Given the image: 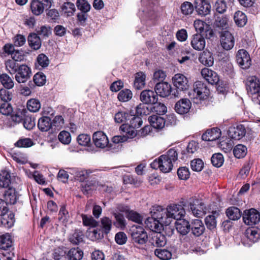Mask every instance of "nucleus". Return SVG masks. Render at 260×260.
<instances>
[{
	"instance_id": "nucleus-1",
	"label": "nucleus",
	"mask_w": 260,
	"mask_h": 260,
	"mask_svg": "<svg viewBox=\"0 0 260 260\" xmlns=\"http://www.w3.org/2000/svg\"><path fill=\"white\" fill-rule=\"evenodd\" d=\"M178 159V154L175 149H171L167 154L160 156L151 164V167L154 169H159L162 172L167 173L173 168V162Z\"/></svg>"
},
{
	"instance_id": "nucleus-2",
	"label": "nucleus",
	"mask_w": 260,
	"mask_h": 260,
	"mask_svg": "<svg viewBox=\"0 0 260 260\" xmlns=\"http://www.w3.org/2000/svg\"><path fill=\"white\" fill-rule=\"evenodd\" d=\"M189 209L192 214L197 217H201L206 214L207 208L202 200L192 199L189 203Z\"/></svg>"
},
{
	"instance_id": "nucleus-3",
	"label": "nucleus",
	"mask_w": 260,
	"mask_h": 260,
	"mask_svg": "<svg viewBox=\"0 0 260 260\" xmlns=\"http://www.w3.org/2000/svg\"><path fill=\"white\" fill-rule=\"evenodd\" d=\"M131 236L135 243L143 245L146 243L148 236L144 228L141 226H133L131 230Z\"/></svg>"
},
{
	"instance_id": "nucleus-4",
	"label": "nucleus",
	"mask_w": 260,
	"mask_h": 260,
	"mask_svg": "<svg viewBox=\"0 0 260 260\" xmlns=\"http://www.w3.org/2000/svg\"><path fill=\"white\" fill-rule=\"evenodd\" d=\"M167 210L170 223L173 219H176V221L181 219L185 213L184 208L180 205H171L167 207Z\"/></svg>"
},
{
	"instance_id": "nucleus-5",
	"label": "nucleus",
	"mask_w": 260,
	"mask_h": 260,
	"mask_svg": "<svg viewBox=\"0 0 260 260\" xmlns=\"http://www.w3.org/2000/svg\"><path fill=\"white\" fill-rule=\"evenodd\" d=\"M244 222L248 225L253 226L260 222V213L255 209L246 210L243 214Z\"/></svg>"
},
{
	"instance_id": "nucleus-6",
	"label": "nucleus",
	"mask_w": 260,
	"mask_h": 260,
	"mask_svg": "<svg viewBox=\"0 0 260 260\" xmlns=\"http://www.w3.org/2000/svg\"><path fill=\"white\" fill-rule=\"evenodd\" d=\"M8 211L7 204L3 200L0 199V215L3 216L1 219L2 224L6 228H10L14 225V216L10 214L9 216H5Z\"/></svg>"
},
{
	"instance_id": "nucleus-7",
	"label": "nucleus",
	"mask_w": 260,
	"mask_h": 260,
	"mask_svg": "<svg viewBox=\"0 0 260 260\" xmlns=\"http://www.w3.org/2000/svg\"><path fill=\"white\" fill-rule=\"evenodd\" d=\"M150 214L151 217L159 220L164 224H170V221L168 219L167 209H164L160 206H154L151 208Z\"/></svg>"
},
{
	"instance_id": "nucleus-8",
	"label": "nucleus",
	"mask_w": 260,
	"mask_h": 260,
	"mask_svg": "<svg viewBox=\"0 0 260 260\" xmlns=\"http://www.w3.org/2000/svg\"><path fill=\"white\" fill-rule=\"evenodd\" d=\"M236 57L237 63L242 69H247L251 65V59L246 50L244 49L239 50Z\"/></svg>"
},
{
	"instance_id": "nucleus-9",
	"label": "nucleus",
	"mask_w": 260,
	"mask_h": 260,
	"mask_svg": "<svg viewBox=\"0 0 260 260\" xmlns=\"http://www.w3.org/2000/svg\"><path fill=\"white\" fill-rule=\"evenodd\" d=\"M15 74V78L16 81L19 83H24L30 79L31 72L30 69L27 66L21 64Z\"/></svg>"
},
{
	"instance_id": "nucleus-10",
	"label": "nucleus",
	"mask_w": 260,
	"mask_h": 260,
	"mask_svg": "<svg viewBox=\"0 0 260 260\" xmlns=\"http://www.w3.org/2000/svg\"><path fill=\"white\" fill-rule=\"evenodd\" d=\"M220 44L225 50L232 49L235 44V39L232 34L227 30L222 31L220 34Z\"/></svg>"
},
{
	"instance_id": "nucleus-11",
	"label": "nucleus",
	"mask_w": 260,
	"mask_h": 260,
	"mask_svg": "<svg viewBox=\"0 0 260 260\" xmlns=\"http://www.w3.org/2000/svg\"><path fill=\"white\" fill-rule=\"evenodd\" d=\"M193 91L196 93V98L200 100L207 99L210 94V90L206 85L201 81H196L193 85Z\"/></svg>"
},
{
	"instance_id": "nucleus-12",
	"label": "nucleus",
	"mask_w": 260,
	"mask_h": 260,
	"mask_svg": "<svg viewBox=\"0 0 260 260\" xmlns=\"http://www.w3.org/2000/svg\"><path fill=\"white\" fill-rule=\"evenodd\" d=\"M194 8L199 15L205 16L210 14L211 7L208 0H195Z\"/></svg>"
},
{
	"instance_id": "nucleus-13",
	"label": "nucleus",
	"mask_w": 260,
	"mask_h": 260,
	"mask_svg": "<svg viewBox=\"0 0 260 260\" xmlns=\"http://www.w3.org/2000/svg\"><path fill=\"white\" fill-rule=\"evenodd\" d=\"M247 91L251 94L260 93V81L255 76H250L246 81Z\"/></svg>"
},
{
	"instance_id": "nucleus-14",
	"label": "nucleus",
	"mask_w": 260,
	"mask_h": 260,
	"mask_svg": "<svg viewBox=\"0 0 260 260\" xmlns=\"http://www.w3.org/2000/svg\"><path fill=\"white\" fill-rule=\"evenodd\" d=\"M172 81L174 85L180 91L186 90L189 87L187 78L183 74H175L172 78Z\"/></svg>"
},
{
	"instance_id": "nucleus-15",
	"label": "nucleus",
	"mask_w": 260,
	"mask_h": 260,
	"mask_svg": "<svg viewBox=\"0 0 260 260\" xmlns=\"http://www.w3.org/2000/svg\"><path fill=\"white\" fill-rule=\"evenodd\" d=\"M92 139L96 147L104 148L109 145L107 136L102 131L95 132L92 136Z\"/></svg>"
},
{
	"instance_id": "nucleus-16",
	"label": "nucleus",
	"mask_w": 260,
	"mask_h": 260,
	"mask_svg": "<svg viewBox=\"0 0 260 260\" xmlns=\"http://www.w3.org/2000/svg\"><path fill=\"white\" fill-rule=\"evenodd\" d=\"M140 100L145 104L152 105L158 100L155 91L150 89L142 91L140 94Z\"/></svg>"
},
{
	"instance_id": "nucleus-17",
	"label": "nucleus",
	"mask_w": 260,
	"mask_h": 260,
	"mask_svg": "<svg viewBox=\"0 0 260 260\" xmlns=\"http://www.w3.org/2000/svg\"><path fill=\"white\" fill-rule=\"evenodd\" d=\"M6 91L4 89H0V112L5 115H9L13 112V108L10 103L7 102V100L3 95L6 94Z\"/></svg>"
},
{
	"instance_id": "nucleus-18",
	"label": "nucleus",
	"mask_w": 260,
	"mask_h": 260,
	"mask_svg": "<svg viewBox=\"0 0 260 260\" xmlns=\"http://www.w3.org/2000/svg\"><path fill=\"white\" fill-rule=\"evenodd\" d=\"M202 77L210 84H217L219 78L217 73L208 68H204L201 71Z\"/></svg>"
},
{
	"instance_id": "nucleus-19",
	"label": "nucleus",
	"mask_w": 260,
	"mask_h": 260,
	"mask_svg": "<svg viewBox=\"0 0 260 260\" xmlns=\"http://www.w3.org/2000/svg\"><path fill=\"white\" fill-rule=\"evenodd\" d=\"M172 87L167 82L157 83L155 86V91L156 95L161 97H166L169 95L171 92Z\"/></svg>"
},
{
	"instance_id": "nucleus-20",
	"label": "nucleus",
	"mask_w": 260,
	"mask_h": 260,
	"mask_svg": "<svg viewBox=\"0 0 260 260\" xmlns=\"http://www.w3.org/2000/svg\"><path fill=\"white\" fill-rule=\"evenodd\" d=\"M190 230L194 236L199 237L204 233L205 228L202 220L194 219L190 223Z\"/></svg>"
},
{
	"instance_id": "nucleus-21",
	"label": "nucleus",
	"mask_w": 260,
	"mask_h": 260,
	"mask_svg": "<svg viewBox=\"0 0 260 260\" xmlns=\"http://www.w3.org/2000/svg\"><path fill=\"white\" fill-rule=\"evenodd\" d=\"M190 44L194 49L201 51L205 48L206 41L205 38L201 35L196 34L192 36Z\"/></svg>"
},
{
	"instance_id": "nucleus-22",
	"label": "nucleus",
	"mask_w": 260,
	"mask_h": 260,
	"mask_svg": "<svg viewBox=\"0 0 260 260\" xmlns=\"http://www.w3.org/2000/svg\"><path fill=\"white\" fill-rule=\"evenodd\" d=\"M150 241L153 246L156 247L164 246L167 243L165 236L158 231L152 233Z\"/></svg>"
},
{
	"instance_id": "nucleus-23",
	"label": "nucleus",
	"mask_w": 260,
	"mask_h": 260,
	"mask_svg": "<svg viewBox=\"0 0 260 260\" xmlns=\"http://www.w3.org/2000/svg\"><path fill=\"white\" fill-rule=\"evenodd\" d=\"M191 107L190 101L186 99H182L176 103L175 107V111L180 114L187 113Z\"/></svg>"
},
{
	"instance_id": "nucleus-24",
	"label": "nucleus",
	"mask_w": 260,
	"mask_h": 260,
	"mask_svg": "<svg viewBox=\"0 0 260 260\" xmlns=\"http://www.w3.org/2000/svg\"><path fill=\"white\" fill-rule=\"evenodd\" d=\"M146 227L151 230L153 232L160 231L162 225L164 224L158 219L154 217H149L145 221Z\"/></svg>"
},
{
	"instance_id": "nucleus-25",
	"label": "nucleus",
	"mask_w": 260,
	"mask_h": 260,
	"mask_svg": "<svg viewBox=\"0 0 260 260\" xmlns=\"http://www.w3.org/2000/svg\"><path fill=\"white\" fill-rule=\"evenodd\" d=\"M221 136V132L217 128H213L207 130L202 136L204 141H213L218 139Z\"/></svg>"
},
{
	"instance_id": "nucleus-26",
	"label": "nucleus",
	"mask_w": 260,
	"mask_h": 260,
	"mask_svg": "<svg viewBox=\"0 0 260 260\" xmlns=\"http://www.w3.org/2000/svg\"><path fill=\"white\" fill-rule=\"evenodd\" d=\"M245 129L242 125L231 128L229 131L230 137L235 140H240L245 136Z\"/></svg>"
},
{
	"instance_id": "nucleus-27",
	"label": "nucleus",
	"mask_w": 260,
	"mask_h": 260,
	"mask_svg": "<svg viewBox=\"0 0 260 260\" xmlns=\"http://www.w3.org/2000/svg\"><path fill=\"white\" fill-rule=\"evenodd\" d=\"M121 212H125L126 214V217L129 219L135 222L140 223L142 222L143 218L138 213L129 210L128 207L126 206L122 207V209H120Z\"/></svg>"
},
{
	"instance_id": "nucleus-28",
	"label": "nucleus",
	"mask_w": 260,
	"mask_h": 260,
	"mask_svg": "<svg viewBox=\"0 0 260 260\" xmlns=\"http://www.w3.org/2000/svg\"><path fill=\"white\" fill-rule=\"evenodd\" d=\"M175 225L178 232L182 235H186L190 230V223L185 219H181L176 221Z\"/></svg>"
},
{
	"instance_id": "nucleus-29",
	"label": "nucleus",
	"mask_w": 260,
	"mask_h": 260,
	"mask_svg": "<svg viewBox=\"0 0 260 260\" xmlns=\"http://www.w3.org/2000/svg\"><path fill=\"white\" fill-rule=\"evenodd\" d=\"M148 119L151 125L155 128L161 129L165 126L164 119L158 115H152L149 117Z\"/></svg>"
},
{
	"instance_id": "nucleus-30",
	"label": "nucleus",
	"mask_w": 260,
	"mask_h": 260,
	"mask_svg": "<svg viewBox=\"0 0 260 260\" xmlns=\"http://www.w3.org/2000/svg\"><path fill=\"white\" fill-rule=\"evenodd\" d=\"M146 74L142 72H138L135 74L134 86L137 89H141L144 87L146 83Z\"/></svg>"
},
{
	"instance_id": "nucleus-31",
	"label": "nucleus",
	"mask_w": 260,
	"mask_h": 260,
	"mask_svg": "<svg viewBox=\"0 0 260 260\" xmlns=\"http://www.w3.org/2000/svg\"><path fill=\"white\" fill-rule=\"evenodd\" d=\"M38 127L42 132L49 130L52 125V122L48 116H44L40 118L38 121Z\"/></svg>"
},
{
	"instance_id": "nucleus-32",
	"label": "nucleus",
	"mask_w": 260,
	"mask_h": 260,
	"mask_svg": "<svg viewBox=\"0 0 260 260\" xmlns=\"http://www.w3.org/2000/svg\"><path fill=\"white\" fill-rule=\"evenodd\" d=\"M219 216L218 211H213L211 214L208 215L205 219V223L207 227L210 230L214 229L217 225L216 218Z\"/></svg>"
},
{
	"instance_id": "nucleus-33",
	"label": "nucleus",
	"mask_w": 260,
	"mask_h": 260,
	"mask_svg": "<svg viewBox=\"0 0 260 260\" xmlns=\"http://www.w3.org/2000/svg\"><path fill=\"white\" fill-rule=\"evenodd\" d=\"M29 46L34 50H38L41 46V41L37 34H30L28 37Z\"/></svg>"
},
{
	"instance_id": "nucleus-34",
	"label": "nucleus",
	"mask_w": 260,
	"mask_h": 260,
	"mask_svg": "<svg viewBox=\"0 0 260 260\" xmlns=\"http://www.w3.org/2000/svg\"><path fill=\"white\" fill-rule=\"evenodd\" d=\"M12 239L11 236L7 233L0 236V248L7 250L12 246Z\"/></svg>"
},
{
	"instance_id": "nucleus-35",
	"label": "nucleus",
	"mask_w": 260,
	"mask_h": 260,
	"mask_svg": "<svg viewBox=\"0 0 260 260\" xmlns=\"http://www.w3.org/2000/svg\"><path fill=\"white\" fill-rule=\"evenodd\" d=\"M120 129L125 133V135H123L126 138V141L128 139H132L136 136L137 131L135 128L133 126H129L128 124H123L120 127Z\"/></svg>"
},
{
	"instance_id": "nucleus-36",
	"label": "nucleus",
	"mask_w": 260,
	"mask_h": 260,
	"mask_svg": "<svg viewBox=\"0 0 260 260\" xmlns=\"http://www.w3.org/2000/svg\"><path fill=\"white\" fill-rule=\"evenodd\" d=\"M30 10L33 14L39 16L44 12L42 2L39 0H32L30 3Z\"/></svg>"
},
{
	"instance_id": "nucleus-37",
	"label": "nucleus",
	"mask_w": 260,
	"mask_h": 260,
	"mask_svg": "<svg viewBox=\"0 0 260 260\" xmlns=\"http://www.w3.org/2000/svg\"><path fill=\"white\" fill-rule=\"evenodd\" d=\"M11 182V176L10 173L6 170H3L0 172V187L6 188L9 187Z\"/></svg>"
},
{
	"instance_id": "nucleus-38",
	"label": "nucleus",
	"mask_w": 260,
	"mask_h": 260,
	"mask_svg": "<svg viewBox=\"0 0 260 260\" xmlns=\"http://www.w3.org/2000/svg\"><path fill=\"white\" fill-rule=\"evenodd\" d=\"M5 201L7 204H14L16 202L17 196L13 188H9L4 194Z\"/></svg>"
},
{
	"instance_id": "nucleus-39",
	"label": "nucleus",
	"mask_w": 260,
	"mask_h": 260,
	"mask_svg": "<svg viewBox=\"0 0 260 260\" xmlns=\"http://www.w3.org/2000/svg\"><path fill=\"white\" fill-rule=\"evenodd\" d=\"M234 20L238 26L243 27L246 24L247 19L244 13L242 11H238L235 13Z\"/></svg>"
},
{
	"instance_id": "nucleus-40",
	"label": "nucleus",
	"mask_w": 260,
	"mask_h": 260,
	"mask_svg": "<svg viewBox=\"0 0 260 260\" xmlns=\"http://www.w3.org/2000/svg\"><path fill=\"white\" fill-rule=\"evenodd\" d=\"M200 61L205 66H212L213 64V57L209 52H204L199 57Z\"/></svg>"
},
{
	"instance_id": "nucleus-41",
	"label": "nucleus",
	"mask_w": 260,
	"mask_h": 260,
	"mask_svg": "<svg viewBox=\"0 0 260 260\" xmlns=\"http://www.w3.org/2000/svg\"><path fill=\"white\" fill-rule=\"evenodd\" d=\"M83 255V251L78 248L70 249L67 254L68 258L70 260H80Z\"/></svg>"
},
{
	"instance_id": "nucleus-42",
	"label": "nucleus",
	"mask_w": 260,
	"mask_h": 260,
	"mask_svg": "<svg viewBox=\"0 0 260 260\" xmlns=\"http://www.w3.org/2000/svg\"><path fill=\"white\" fill-rule=\"evenodd\" d=\"M5 64L7 71L10 74H15L20 66L16 62V61L13 59H8L5 61Z\"/></svg>"
},
{
	"instance_id": "nucleus-43",
	"label": "nucleus",
	"mask_w": 260,
	"mask_h": 260,
	"mask_svg": "<svg viewBox=\"0 0 260 260\" xmlns=\"http://www.w3.org/2000/svg\"><path fill=\"white\" fill-rule=\"evenodd\" d=\"M226 214L229 219L233 220L239 219L241 216L240 210L235 207H231L227 209Z\"/></svg>"
},
{
	"instance_id": "nucleus-44",
	"label": "nucleus",
	"mask_w": 260,
	"mask_h": 260,
	"mask_svg": "<svg viewBox=\"0 0 260 260\" xmlns=\"http://www.w3.org/2000/svg\"><path fill=\"white\" fill-rule=\"evenodd\" d=\"M133 95V93L131 90L124 89L119 91L118 94L117 98L120 102H126L132 99Z\"/></svg>"
},
{
	"instance_id": "nucleus-45",
	"label": "nucleus",
	"mask_w": 260,
	"mask_h": 260,
	"mask_svg": "<svg viewBox=\"0 0 260 260\" xmlns=\"http://www.w3.org/2000/svg\"><path fill=\"white\" fill-rule=\"evenodd\" d=\"M0 81L3 85L7 89H11L14 87L13 79L6 73L0 75Z\"/></svg>"
},
{
	"instance_id": "nucleus-46",
	"label": "nucleus",
	"mask_w": 260,
	"mask_h": 260,
	"mask_svg": "<svg viewBox=\"0 0 260 260\" xmlns=\"http://www.w3.org/2000/svg\"><path fill=\"white\" fill-rule=\"evenodd\" d=\"M155 255L161 260H169L172 257V253L165 249H156L154 251Z\"/></svg>"
},
{
	"instance_id": "nucleus-47",
	"label": "nucleus",
	"mask_w": 260,
	"mask_h": 260,
	"mask_svg": "<svg viewBox=\"0 0 260 260\" xmlns=\"http://www.w3.org/2000/svg\"><path fill=\"white\" fill-rule=\"evenodd\" d=\"M247 152L246 147L242 144L237 145L233 150L235 156L238 158L244 157L247 154Z\"/></svg>"
},
{
	"instance_id": "nucleus-48",
	"label": "nucleus",
	"mask_w": 260,
	"mask_h": 260,
	"mask_svg": "<svg viewBox=\"0 0 260 260\" xmlns=\"http://www.w3.org/2000/svg\"><path fill=\"white\" fill-rule=\"evenodd\" d=\"M100 223L103 232L105 234L109 233L112 228V220L107 217H103L101 219Z\"/></svg>"
},
{
	"instance_id": "nucleus-49",
	"label": "nucleus",
	"mask_w": 260,
	"mask_h": 260,
	"mask_svg": "<svg viewBox=\"0 0 260 260\" xmlns=\"http://www.w3.org/2000/svg\"><path fill=\"white\" fill-rule=\"evenodd\" d=\"M145 104L144 103L140 104L136 108V112L140 115H147L150 114L152 111L151 106Z\"/></svg>"
},
{
	"instance_id": "nucleus-50",
	"label": "nucleus",
	"mask_w": 260,
	"mask_h": 260,
	"mask_svg": "<svg viewBox=\"0 0 260 260\" xmlns=\"http://www.w3.org/2000/svg\"><path fill=\"white\" fill-rule=\"evenodd\" d=\"M84 235L82 231L76 230L74 233L70 237L69 240L75 244H78L83 240Z\"/></svg>"
},
{
	"instance_id": "nucleus-51",
	"label": "nucleus",
	"mask_w": 260,
	"mask_h": 260,
	"mask_svg": "<svg viewBox=\"0 0 260 260\" xmlns=\"http://www.w3.org/2000/svg\"><path fill=\"white\" fill-rule=\"evenodd\" d=\"M27 107L29 111L36 112L40 109L41 104L38 100L32 99L27 101Z\"/></svg>"
},
{
	"instance_id": "nucleus-52",
	"label": "nucleus",
	"mask_w": 260,
	"mask_h": 260,
	"mask_svg": "<svg viewBox=\"0 0 260 260\" xmlns=\"http://www.w3.org/2000/svg\"><path fill=\"white\" fill-rule=\"evenodd\" d=\"M151 108L152 111H154L159 115L164 114L167 111L166 106L162 103H158L157 101L152 104Z\"/></svg>"
},
{
	"instance_id": "nucleus-53",
	"label": "nucleus",
	"mask_w": 260,
	"mask_h": 260,
	"mask_svg": "<svg viewBox=\"0 0 260 260\" xmlns=\"http://www.w3.org/2000/svg\"><path fill=\"white\" fill-rule=\"evenodd\" d=\"M83 223L85 226H89L94 228L98 226L99 222L91 216L82 215Z\"/></svg>"
},
{
	"instance_id": "nucleus-54",
	"label": "nucleus",
	"mask_w": 260,
	"mask_h": 260,
	"mask_svg": "<svg viewBox=\"0 0 260 260\" xmlns=\"http://www.w3.org/2000/svg\"><path fill=\"white\" fill-rule=\"evenodd\" d=\"M214 7L216 11L220 14L224 13L227 9V3L225 0H216Z\"/></svg>"
},
{
	"instance_id": "nucleus-55",
	"label": "nucleus",
	"mask_w": 260,
	"mask_h": 260,
	"mask_svg": "<svg viewBox=\"0 0 260 260\" xmlns=\"http://www.w3.org/2000/svg\"><path fill=\"white\" fill-rule=\"evenodd\" d=\"M62 10L67 16H72L75 11V5L70 2L65 3L62 7Z\"/></svg>"
},
{
	"instance_id": "nucleus-56",
	"label": "nucleus",
	"mask_w": 260,
	"mask_h": 260,
	"mask_svg": "<svg viewBox=\"0 0 260 260\" xmlns=\"http://www.w3.org/2000/svg\"><path fill=\"white\" fill-rule=\"evenodd\" d=\"M211 160L214 166L218 168L223 165L224 158L221 153H216L212 155Z\"/></svg>"
},
{
	"instance_id": "nucleus-57",
	"label": "nucleus",
	"mask_w": 260,
	"mask_h": 260,
	"mask_svg": "<svg viewBox=\"0 0 260 260\" xmlns=\"http://www.w3.org/2000/svg\"><path fill=\"white\" fill-rule=\"evenodd\" d=\"M59 141L63 144H69L71 141V136L67 131H63L60 132L58 136Z\"/></svg>"
},
{
	"instance_id": "nucleus-58",
	"label": "nucleus",
	"mask_w": 260,
	"mask_h": 260,
	"mask_svg": "<svg viewBox=\"0 0 260 260\" xmlns=\"http://www.w3.org/2000/svg\"><path fill=\"white\" fill-rule=\"evenodd\" d=\"M76 5L78 9L82 12H88L91 8L90 5L86 0H77Z\"/></svg>"
},
{
	"instance_id": "nucleus-59",
	"label": "nucleus",
	"mask_w": 260,
	"mask_h": 260,
	"mask_svg": "<svg viewBox=\"0 0 260 260\" xmlns=\"http://www.w3.org/2000/svg\"><path fill=\"white\" fill-rule=\"evenodd\" d=\"M181 10L182 13L185 15L191 14L194 10L192 4L188 2L183 3L181 6Z\"/></svg>"
},
{
	"instance_id": "nucleus-60",
	"label": "nucleus",
	"mask_w": 260,
	"mask_h": 260,
	"mask_svg": "<svg viewBox=\"0 0 260 260\" xmlns=\"http://www.w3.org/2000/svg\"><path fill=\"white\" fill-rule=\"evenodd\" d=\"M204 163L201 159H194L190 162L191 169L196 172H200L202 170Z\"/></svg>"
},
{
	"instance_id": "nucleus-61",
	"label": "nucleus",
	"mask_w": 260,
	"mask_h": 260,
	"mask_svg": "<svg viewBox=\"0 0 260 260\" xmlns=\"http://www.w3.org/2000/svg\"><path fill=\"white\" fill-rule=\"evenodd\" d=\"M113 215L116 219L114 224L118 228H124L126 225V220L123 215L119 213H114Z\"/></svg>"
},
{
	"instance_id": "nucleus-62",
	"label": "nucleus",
	"mask_w": 260,
	"mask_h": 260,
	"mask_svg": "<svg viewBox=\"0 0 260 260\" xmlns=\"http://www.w3.org/2000/svg\"><path fill=\"white\" fill-rule=\"evenodd\" d=\"M77 141L79 145L86 146L90 143V137L87 134H80L78 136Z\"/></svg>"
},
{
	"instance_id": "nucleus-63",
	"label": "nucleus",
	"mask_w": 260,
	"mask_h": 260,
	"mask_svg": "<svg viewBox=\"0 0 260 260\" xmlns=\"http://www.w3.org/2000/svg\"><path fill=\"white\" fill-rule=\"evenodd\" d=\"M34 81L38 86H42L46 83V76L42 73H38L34 76Z\"/></svg>"
},
{
	"instance_id": "nucleus-64",
	"label": "nucleus",
	"mask_w": 260,
	"mask_h": 260,
	"mask_svg": "<svg viewBox=\"0 0 260 260\" xmlns=\"http://www.w3.org/2000/svg\"><path fill=\"white\" fill-rule=\"evenodd\" d=\"M214 23L218 27H220L223 29L226 28L228 26V18L225 16L218 17L215 20Z\"/></svg>"
}]
</instances>
